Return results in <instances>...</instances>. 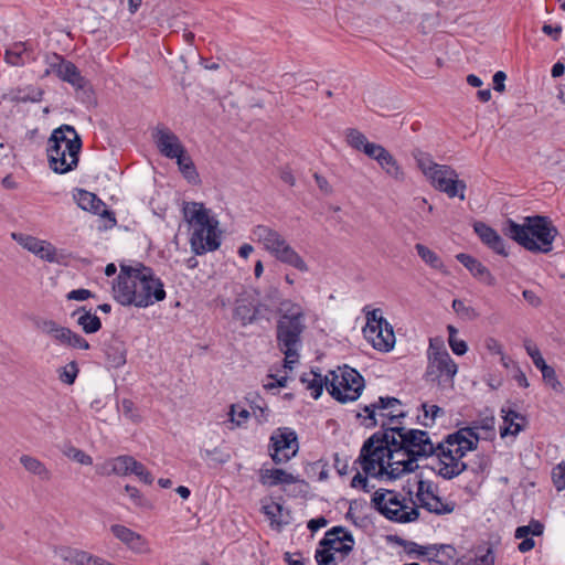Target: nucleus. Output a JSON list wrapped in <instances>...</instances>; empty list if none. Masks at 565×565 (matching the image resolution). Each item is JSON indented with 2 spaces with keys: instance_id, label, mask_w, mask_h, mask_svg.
Listing matches in <instances>:
<instances>
[{
  "instance_id": "obj_51",
  "label": "nucleus",
  "mask_w": 565,
  "mask_h": 565,
  "mask_svg": "<svg viewBox=\"0 0 565 565\" xmlns=\"http://www.w3.org/2000/svg\"><path fill=\"white\" fill-rule=\"evenodd\" d=\"M334 554L329 547H322L316 551L315 558L318 565H338L339 562Z\"/></svg>"
},
{
  "instance_id": "obj_5",
  "label": "nucleus",
  "mask_w": 565,
  "mask_h": 565,
  "mask_svg": "<svg viewBox=\"0 0 565 565\" xmlns=\"http://www.w3.org/2000/svg\"><path fill=\"white\" fill-rule=\"evenodd\" d=\"M382 431L374 433L367 438L361 450L356 462L366 476L390 478V471L397 467L394 463L397 459L394 447L391 445V434L385 423L381 424Z\"/></svg>"
},
{
  "instance_id": "obj_35",
  "label": "nucleus",
  "mask_w": 565,
  "mask_h": 565,
  "mask_svg": "<svg viewBox=\"0 0 565 565\" xmlns=\"http://www.w3.org/2000/svg\"><path fill=\"white\" fill-rule=\"evenodd\" d=\"M420 507L426 509L430 513L444 515L454 512L456 504L451 501H444L440 497L435 494L434 497H430L428 500L423 501V503H420Z\"/></svg>"
},
{
  "instance_id": "obj_44",
  "label": "nucleus",
  "mask_w": 565,
  "mask_h": 565,
  "mask_svg": "<svg viewBox=\"0 0 565 565\" xmlns=\"http://www.w3.org/2000/svg\"><path fill=\"white\" fill-rule=\"evenodd\" d=\"M78 373L79 369L75 361L70 362L57 370L58 380L67 385L74 384Z\"/></svg>"
},
{
  "instance_id": "obj_24",
  "label": "nucleus",
  "mask_w": 565,
  "mask_h": 565,
  "mask_svg": "<svg viewBox=\"0 0 565 565\" xmlns=\"http://www.w3.org/2000/svg\"><path fill=\"white\" fill-rule=\"evenodd\" d=\"M259 481L263 486L275 487L278 484L296 483L298 478L284 469L273 468L260 470Z\"/></svg>"
},
{
  "instance_id": "obj_54",
  "label": "nucleus",
  "mask_w": 565,
  "mask_h": 565,
  "mask_svg": "<svg viewBox=\"0 0 565 565\" xmlns=\"http://www.w3.org/2000/svg\"><path fill=\"white\" fill-rule=\"evenodd\" d=\"M494 564V555L491 548H488L487 552L480 556L469 559H460L457 565H493Z\"/></svg>"
},
{
  "instance_id": "obj_43",
  "label": "nucleus",
  "mask_w": 565,
  "mask_h": 565,
  "mask_svg": "<svg viewBox=\"0 0 565 565\" xmlns=\"http://www.w3.org/2000/svg\"><path fill=\"white\" fill-rule=\"evenodd\" d=\"M423 417L418 416L419 424L425 427H430L434 425L436 417L439 414H444L441 407L437 405H428L427 403L422 404Z\"/></svg>"
},
{
  "instance_id": "obj_25",
  "label": "nucleus",
  "mask_w": 565,
  "mask_h": 565,
  "mask_svg": "<svg viewBox=\"0 0 565 565\" xmlns=\"http://www.w3.org/2000/svg\"><path fill=\"white\" fill-rule=\"evenodd\" d=\"M258 315V308L253 300L239 297L235 301L234 318L239 320L242 326L253 323Z\"/></svg>"
},
{
  "instance_id": "obj_58",
  "label": "nucleus",
  "mask_w": 565,
  "mask_h": 565,
  "mask_svg": "<svg viewBox=\"0 0 565 565\" xmlns=\"http://www.w3.org/2000/svg\"><path fill=\"white\" fill-rule=\"evenodd\" d=\"M228 415L232 423H234L236 426H241L249 417V412L245 408L238 409L237 405L233 404L230 407Z\"/></svg>"
},
{
  "instance_id": "obj_26",
  "label": "nucleus",
  "mask_w": 565,
  "mask_h": 565,
  "mask_svg": "<svg viewBox=\"0 0 565 565\" xmlns=\"http://www.w3.org/2000/svg\"><path fill=\"white\" fill-rule=\"evenodd\" d=\"M126 345L118 338H113L105 344V355L110 367L118 369L126 363Z\"/></svg>"
},
{
  "instance_id": "obj_19",
  "label": "nucleus",
  "mask_w": 565,
  "mask_h": 565,
  "mask_svg": "<svg viewBox=\"0 0 565 565\" xmlns=\"http://www.w3.org/2000/svg\"><path fill=\"white\" fill-rule=\"evenodd\" d=\"M321 547H329L334 553L341 554V559L348 556L354 547V539L350 531L343 526H333L326 532L320 541Z\"/></svg>"
},
{
  "instance_id": "obj_11",
  "label": "nucleus",
  "mask_w": 565,
  "mask_h": 565,
  "mask_svg": "<svg viewBox=\"0 0 565 565\" xmlns=\"http://www.w3.org/2000/svg\"><path fill=\"white\" fill-rule=\"evenodd\" d=\"M428 364L425 372L426 381L430 382H452L458 372V366L451 359L443 343H436L434 339L429 340L427 351Z\"/></svg>"
},
{
  "instance_id": "obj_16",
  "label": "nucleus",
  "mask_w": 565,
  "mask_h": 565,
  "mask_svg": "<svg viewBox=\"0 0 565 565\" xmlns=\"http://www.w3.org/2000/svg\"><path fill=\"white\" fill-rule=\"evenodd\" d=\"M62 145L68 150V154L73 156L74 166H78L82 139L73 126L62 125L54 129L47 140L46 152H54L57 156Z\"/></svg>"
},
{
  "instance_id": "obj_10",
  "label": "nucleus",
  "mask_w": 565,
  "mask_h": 565,
  "mask_svg": "<svg viewBox=\"0 0 565 565\" xmlns=\"http://www.w3.org/2000/svg\"><path fill=\"white\" fill-rule=\"evenodd\" d=\"M366 317V324L363 328L364 338L372 347L381 352H388L394 348L395 334L393 327L382 316V310L376 308L372 310L363 309Z\"/></svg>"
},
{
  "instance_id": "obj_63",
  "label": "nucleus",
  "mask_w": 565,
  "mask_h": 565,
  "mask_svg": "<svg viewBox=\"0 0 565 565\" xmlns=\"http://www.w3.org/2000/svg\"><path fill=\"white\" fill-rule=\"evenodd\" d=\"M120 409H121V413L130 420H132L135 423L140 420V416L137 413L135 403L132 401L127 399V398L122 399Z\"/></svg>"
},
{
  "instance_id": "obj_8",
  "label": "nucleus",
  "mask_w": 565,
  "mask_h": 565,
  "mask_svg": "<svg viewBox=\"0 0 565 565\" xmlns=\"http://www.w3.org/2000/svg\"><path fill=\"white\" fill-rule=\"evenodd\" d=\"M407 505L404 498L394 490L379 489L372 497V504L386 519L397 523L414 522L419 518L418 508L413 500Z\"/></svg>"
},
{
  "instance_id": "obj_41",
  "label": "nucleus",
  "mask_w": 565,
  "mask_h": 565,
  "mask_svg": "<svg viewBox=\"0 0 565 565\" xmlns=\"http://www.w3.org/2000/svg\"><path fill=\"white\" fill-rule=\"evenodd\" d=\"M43 92L40 88L35 87H26L18 89L12 99L18 103H26V102H40L42 99Z\"/></svg>"
},
{
  "instance_id": "obj_52",
  "label": "nucleus",
  "mask_w": 565,
  "mask_h": 565,
  "mask_svg": "<svg viewBox=\"0 0 565 565\" xmlns=\"http://www.w3.org/2000/svg\"><path fill=\"white\" fill-rule=\"evenodd\" d=\"M263 513L270 520L271 526H281V522L278 521V515L280 514L282 507L276 502H271L270 504H265L262 508Z\"/></svg>"
},
{
  "instance_id": "obj_15",
  "label": "nucleus",
  "mask_w": 565,
  "mask_h": 565,
  "mask_svg": "<svg viewBox=\"0 0 565 565\" xmlns=\"http://www.w3.org/2000/svg\"><path fill=\"white\" fill-rule=\"evenodd\" d=\"M298 449V437L294 429L279 427L273 431L268 450L276 465L289 461L297 455Z\"/></svg>"
},
{
  "instance_id": "obj_33",
  "label": "nucleus",
  "mask_w": 565,
  "mask_h": 565,
  "mask_svg": "<svg viewBox=\"0 0 565 565\" xmlns=\"http://www.w3.org/2000/svg\"><path fill=\"white\" fill-rule=\"evenodd\" d=\"M300 381L306 385V388L311 392V396L315 399H318L321 396L323 386H326V376L322 377L320 373L310 371L308 373H303Z\"/></svg>"
},
{
  "instance_id": "obj_9",
  "label": "nucleus",
  "mask_w": 565,
  "mask_h": 565,
  "mask_svg": "<svg viewBox=\"0 0 565 565\" xmlns=\"http://www.w3.org/2000/svg\"><path fill=\"white\" fill-rule=\"evenodd\" d=\"M340 375L335 371H331L329 375H326L328 393L340 403L356 401L364 388L363 376L348 365L340 369Z\"/></svg>"
},
{
  "instance_id": "obj_13",
  "label": "nucleus",
  "mask_w": 565,
  "mask_h": 565,
  "mask_svg": "<svg viewBox=\"0 0 565 565\" xmlns=\"http://www.w3.org/2000/svg\"><path fill=\"white\" fill-rule=\"evenodd\" d=\"M49 68L46 74L54 73L63 82L71 84L77 93L82 94L84 102H90L93 90L89 82L82 76L77 66L71 61H66L62 55L52 54L47 57Z\"/></svg>"
},
{
  "instance_id": "obj_59",
  "label": "nucleus",
  "mask_w": 565,
  "mask_h": 565,
  "mask_svg": "<svg viewBox=\"0 0 565 565\" xmlns=\"http://www.w3.org/2000/svg\"><path fill=\"white\" fill-rule=\"evenodd\" d=\"M131 473L136 475L141 481L146 484H151L153 482L152 475L147 470V468L136 459L132 463Z\"/></svg>"
},
{
  "instance_id": "obj_56",
  "label": "nucleus",
  "mask_w": 565,
  "mask_h": 565,
  "mask_svg": "<svg viewBox=\"0 0 565 565\" xmlns=\"http://www.w3.org/2000/svg\"><path fill=\"white\" fill-rule=\"evenodd\" d=\"M552 480L557 491L565 489V461L559 462L553 468Z\"/></svg>"
},
{
  "instance_id": "obj_46",
  "label": "nucleus",
  "mask_w": 565,
  "mask_h": 565,
  "mask_svg": "<svg viewBox=\"0 0 565 565\" xmlns=\"http://www.w3.org/2000/svg\"><path fill=\"white\" fill-rule=\"evenodd\" d=\"M447 331H448V343H449L451 351L457 355H463L467 352L468 347L463 340H460L457 338L458 330L454 326L449 324L447 327Z\"/></svg>"
},
{
  "instance_id": "obj_1",
  "label": "nucleus",
  "mask_w": 565,
  "mask_h": 565,
  "mask_svg": "<svg viewBox=\"0 0 565 565\" xmlns=\"http://www.w3.org/2000/svg\"><path fill=\"white\" fill-rule=\"evenodd\" d=\"M114 298L122 306L147 308L166 299L163 282L152 268L138 263L136 266L121 265L113 285Z\"/></svg>"
},
{
  "instance_id": "obj_28",
  "label": "nucleus",
  "mask_w": 565,
  "mask_h": 565,
  "mask_svg": "<svg viewBox=\"0 0 565 565\" xmlns=\"http://www.w3.org/2000/svg\"><path fill=\"white\" fill-rule=\"evenodd\" d=\"M503 414V427L500 428V435L504 438L508 435L516 436L520 431L523 430V424L525 422V417L520 413L512 409H501Z\"/></svg>"
},
{
  "instance_id": "obj_29",
  "label": "nucleus",
  "mask_w": 565,
  "mask_h": 565,
  "mask_svg": "<svg viewBox=\"0 0 565 565\" xmlns=\"http://www.w3.org/2000/svg\"><path fill=\"white\" fill-rule=\"evenodd\" d=\"M77 324L83 329V331L87 334L96 333L102 329L100 319L87 310L86 307H79L77 310L73 312V317L77 316Z\"/></svg>"
},
{
  "instance_id": "obj_20",
  "label": "nucleus",
  "mask_w": 565,
  "mask_h": 565,
  "mask_svg": "<svg viewBox=\"0 0 565 565\" xmlns=\"http://www.w3.org/2000/svg\"><path fill=\"white\" fill-rule=\"evenodd\" d=\"M473 228L481 242L491 248L494 253L502 256L508 255L504 241L495 230L483 222H476Z\"/></svg>"
},
{
  "instance_id": "obj_55",
  "label": "nucleus",
  "mask_w": 565,
  "mask_h": 565,
  "mask_svg": "<svg viewBox=\"0 0 565 565\" xmlns=\"http://www.w3.org/2000/svg\"><path fill=\"white\" fill-rule=\"evenodd\" d=\"M543 381L546 385H548L556 393H565V386L561 383L556 376V372L553 367L547 369L545 373L542 374Z\"/></svg>"
},
{
  "instance_id": "obj_39",
  "label": "nucleus",
  "mask_w": 565,
  "mask_h": 565,
  "mask_svg": "<svg viewBox=\"0 0 565 565\" xmlns=\"http://www.w3.org/2000/svg\"><path fill=\"white\" fill-rule=\"evenodd\" d=\"M415 249H416L418 256L422 258V260L425 264H427L428 266H430L433 269H436V270L445 269V265H444L441 258L434 250H431L427 246L419 244V243L415 245Z\"/></svg>"
},
{
  "instance_id": "obj_47",
  "label": "nucleus",
  "mask_w": 565,
  "mask_h": 565,
  "mask_svg": "<svg viewBox=\"0 0 565 565\" xmlns=\"http://www.w3.org/2000/svg\"><path fill=\"white\" fill-rule=\"evenodd\" d=\"M345 140L351 148L358 151L369 141L365 135L355 128H348L345 130Z\"/></svg>"
},
{
  "instance_id": "obj_42",
  "label": "nucleus",
  "mask_w": 565,
  "mask_h": 565,
  "mask_svg": "<svg viewBox=\"0 0 565 565\" xmlns=\"http://www.w3.org/2000/svg\"><path fill=\"white\" fill-rule=\"evenodd\" d=\"M544 532V525L532 519L527 525L518 526L514 533L515 539H522L529 535L540 536Z\"/></svg>"
},
{
  "instance_id": "obj_50",
  "label": "nucleus",
  "mask_w": 565,
  "mask_h": 565,
  "mask_svg": "<svg viewBox=\"0 0 565 565\" xmlns=\"http://www.w3.org/2000/svg\"><path fill=\"white\" fill-rule=\"evenodd\" d=\"M473 424H477L478 429L487 433V436H480V438H482L483 440H492L494 438L495 431L493 416H487L484 418L473 422Z\"/></svg>"
},
{
  "instance_id": "obj_6",
  "label": "nucleus",
  "mask_w": 565,
  "mask_h": 565,
  "mask_svg": "<svg viewBox=\"0 0 565 565\" xmlns=\"http://www.w3.org/2000/svg\"><path fill=\"white\" fill-rule=\"evenodd\" d=\"M183 215L193 228L190 244L195 255H203L220 247L218 221L210 216L203 203L190 202L183 206Z\"/></svg>"
},
{
  "instance_id": "obj_61",
  "label": "nucleus",
  "mask_w": 565,
  "mask_h": 565,
  "mask_svg": "<svg viewBox=\"0 0 565 565\" xmlns=\"http://www.w3.org/2000/svg\"><path fill=\"white\" fill-rule=\"evenodd\" d=\"M67 457L75 460L78 463L89 466L93 463V459L89 455H87L85 451L71 447L68 451L66 452Z\"/></svg>"
},
{
  "instance_id": "obj_49",
  "label": "nucleus",
  "mask_w": 565,
  "mask_h": 565,
  "mask_svg": "<svg viewBox=\"0 0 565 565\" xmlns=\"http://www.w3.org/2000/svg\"><path fill=\"white\" fill-rule=\"evenodd\" d=\"M12 237L25 249L33 253L35 255L36 249L39 248L42 241L25 234H12Z\"/></svg>"
},
{
  "instance_id": "obj_18",
  "label": "nucleus",
  "mask_w": 565,
  "mask_h": 565,
  "mask_svg": "<svg viewBox=\"0 0 565 565\" xmlns=\"http://www.w3.org/2000/svg\"><path fill=\"white\" fill-rule=\"evenodd\" d=\"M152 138L159 152L168 159H175L186 150L179 137L167 127H156Z\"/></svg>"
},
{
  "instance_id": "obj_60",
  "label": "nucleus",
  "mask_w": 565,
  "mask_h": 565,
  "mask_svg": "<svg viewBox=\"0 0 565 565\" xmlns=\"http://www.w3.org/2000/svg\"><path fill=\"white\" fill-rule=\"evenodd\" d=\"M67 340H68V342H67L66 347H70V348L79 349V350H88L90 348L88 341L81 334L74 332L73 330H71Z\"/></svg>"
},
{
  "instance_id": "obj_23",
  "label": "nucleus",
  "mask_w": 565,
  "mask_h": 565,
  "mask_svg": "<svg viewBox=\"0 0 565 565\" xmlns=\"http://www.w3.org/2000/svg\"><path fill=\"white\" fill-rule=\"evenodd\" d=\"M458 262L462 264L473 277L479 280L487 282L488 285L493 284V277L486 266H483L477 258L471 255L460 253L456 256Z\"/></svg>"
},
{
  "instance_id": "obj_27",
  "label": "nucleus",
  "mask_w": 565,
  "mask_h": 565,
  "mask_svg": "<svg viewBox=\"0 0 565 565\" xmlns=\"http://www.w3.org/2000/svg\"><path fill=\"white\" fill-rule=\"evenodd\" d=\"M47 158L50 168L55 173L65 174L77 168L73 163V156L68 154V150L64 148V145L60 148L57 156L54 152H47Z\"/></svg>"
},
{
  "instance_id": "obj_57",
  "label": "nucleus",
  "mask_w": 565,
  "mask_h": 565,
  "mask_svg": "<svg viewBox=\"0 0 565 565\" xmlns=\"http://www.w3.org/2000/svg\"><path fill=\"white\" fill-rule=\"evenodd\" d=\"M35 255L52 263L56 259V248L51 243L42 241V244H40Z\"/></svg>"
},
{
  "instance_id": "obj_3",
  "label": "nucleus",
  "mask_w": 565,
  "mask_h": 565,
  "mask_svg": "<svg viewBox=\"0 0 565 565\" xmlns=\"http://www.w3.org/2000/svg\"><path fill=\"white\" fill-rule=\"evenodd\" d=\"M277 316V348L285 355L284 366L291 370L299 359L302 347V333L306 330L305 310L299 303L285 300L280 303Z\"/></svg>"
},
{
  "instance_id": "obj_32",
  "label": "nucleus",
  "mask_w": 565,
  "mask_h": 565,
  "mask_svg": "<svg viewBox=\"0 0 565 565\" xmlns=\"http://www.w3.org/2000/svg\"><path fill=\"white\" fill-rule=\"evenodd\" d=\"M20 462L26 471L38 476L41 480L47 481L51 479L52 475L50 470L38 458L29 455H22L20 457Z\"/></svg>"
},
{
  "instance_id": "obj_2",
  "label": "nucleus",
  "mask_w": 565,
  "mask_h": 565,
  "mask_svg": "<svg viewBox=\"0 0 565 565\" xmlns=\"http://www.w3.org/2000/svg\"><path fill=\"white\" fill-rule=\"evenodd\" d=\"M387 429L396 455H403V459L394 462L397 467L390 471L391 480L399 478L403 473L415 471L419 459L436 455L437 445L433 444L426 430L403 426L387 427Z\"/></svg>"
},
{
  "instance_id": "obj_7",
  "label": "nucleus",
  "mask_w": 565,
  "mask_h": 565,
  "mask_svg": "<svg viewBox=\"0 0 565 565\" xmlns=\"http://www.w3.org/2000/svg\"><path fill=\"white\" fill-rule=\"evenodd\" d=\"M252 239L263 245L264 249L278 262L291 266L299 271H308V265L295 248L276 230L267 225H256L252 230Z\"/></svg>"
},
{
  "instance_id": "obj_31",
  "label": "nucleus",
  "mask_w": 565,
  "mask_h": 565,
  "mask_svg": "<svg viewBox=\"0 0 565 565\" xmlns=\"http://www.w3.org/2000/svg\"><path fill=\"white\" fill-rule=\"evenodd\" d=\"M379 166L385 171L391 178L402 181L404 179V172L396 159L386 149L376 159Z\"/></svg>"
},
{
  "instance_id": "obj_17",
  "label": "nucleus",
  "mask_w": 565,
  "mask_h": 565,
  "mask_svg": "<svg viewBox=\"0 0 565 565\" xmlns=\"http://www.w3.org/2000/svg\"><path fill=\"white\" fill-rule=\"evenodd\" d=\"M401 405L402 402L396 397L381 396L376 402L363 407V412L365 413V416L363 417V424L367 428L377 426V412H380V416L387 417L392 423L396 419L404 418L406 413L398 408Z\"/></svg>"
},
{
  "instance_id": "obj_4",
  "label": "nucleus",
  "mask_w": 565,
  "mask_h": 565,
  "mask_svg": "<svg viewBox=\"0 0 565 565\" xmlns=\"http://www.w3.org/2000/svg\"><path fill=\"white\" fill-rule=\"evenodd\" d=\"M503 232L526 250L543 254L553 249V242L558 234L551 218L543 215L526 216L522 224L509 218Z\"/></svg>"
},
{
  "instance_id": "obj_62",
  "label": "nucleus",
  "mask_w": 565,
  "mask_h": 565,
  "mask_svg": "<svg viewBox=\"0 0 565 565\" xmlns=\"http://www.w3.org/2000/svg\"><path fill=\"white\" fill-rule=\"evenodd\" d=\"M452 309L456 311V313L469 319H475L478 316L472 307L466 306L465 302L460 299H455L452 301Z\"/></svg>"
},
{
  "instance_id": "obj_22",
  "label": "nucleus",
  "mask_w": 565,
  "mask_h": 565,
  "mask_svg": "<svg viewBox=\"0 0 565 565\" xmlns=\"http://www.w3.org/2000/svg\"><path fill=\"white\" fill-rule=\"evenodd\" d=\"M74 199L77 205L84 211L102 216L108 214L105 203L96 194L89 191L79 189L76 194H74Z\"/></svg>"
},
{
  "instance_id": "obj_36",
  "label": "nucleus",
  "mask_w": 565,
  "mask_h": 565,
  "mask_svg": "<svg viewBox=\"0 0 565 565\" xmlns=\"http://www.w3.org/2000/svg\"><path fill=\"white\" fill-rule=\"evenodd\" d=\"M61 557L64 561L70 563H74L76 565H95V561H97V556H93L87 552L76 550V548H65L61 551Z\"/></svg>"
},
{
  "instance_id": "obj_34",
  "label": "nucleus",
  "mask_w": 565,
  "mask_h": 565,
  "mask_svg": "<svg viewBox=\"0 0 565 565\" xmlns=\"http://www.w3.org/2000/svg\"><path fill=\"white\" fill-rule=\"evenodd\" d=\"M30 58V53L26 49V44L23 42L14 43L11 47L6 51L4 60L12 66L24 65Z\"/></svg>"
},
{
  "instance_id": "obj_14",
  "label": "nucleus",
  "mask_w": 565,
  "mask_h": 565,
  "mask_svg": "<svg viewBox=\"0 0 565 565\" xmlns=\"http://www.w3.org/2000/svg\"><path fill=\"white\" fill-rule=\"evenodd\" d=\"M426 177L436 190L446 193L451 199L465 200L467 184L463 180L458 179V173L451 167L433 166L426 170Z\"/></svg>"
},
{
  "instance_id": "obj_48",
  "label": "nucleus",
  "mask_w": 565,
  "mask_h": 565,
  "mask_svg": "<svg viewBox=\"0 0 565 565\" xmlns=\"http://www.w3.org/2000/svg\"><path fill=\"white\" fill-rule=\"evenodd\" d=\"M436 486L428 480H419L417 482V500L419 501V504L423 503V501L428 500L430 497H434L436 494Z\"/></svg>"
},
{
  "instance_id": "obj_30",
  "label": "nucleus",
  "mask_w": 565,
  "mask_h": 565,
  "mask_svg": "<svg viewBox=\"0 0 565 565\" xmlns=\"http://www.w3.org/2000/svg\"><path fill=\"white\" fill-rule=\"evenodd\" d=\"M41 331L50 335L58 344L66 345L68 342L70 328L62 327L53 320H44L39 324Z\"/></svg>"
},
{
  "instance_id": "obj_53",
  "label": "nucleus",
  "mask_w": 565,
  "mask_h": 565,
  "mask_svg": "<svg viewBox=\"0 0 565 565\" xmlns=\"http://www.w3.org/2000/svg\"><path fill=\"white\" fill-rule=\"evenodd\" d=\"M456 554L457 551L454 546L441 544L436 545V550H433L431 552V557L434 561L436 557L441 556V559L439 562L445 563L448 561H452L456 557Z\"/></svg>"
},
{
  "instance_id": "obj_64",
  "label": "nucleus",
  "mask_w": 565,
  "mask_h": 565,
  "mask_svg": "<svg viewBox=\"0 0 565 565\" xmlns=\"http://www.w3.org/2000/svg\"><path fill=\"white\" fill-rule=\"evenodd\" d=\"M384 150L385 148L383 146L367 141L360 151L376 161V159L383 153Z\"/></svg>"
},
{
  "instance_id": "obj_38",
  "label": "nucleus",
  "mask_w": 565,
  "mask_h": 565,
  "mask_svg": "<svg viewBox=\"0 0 565 565\" xmlns=\"http://www.w3.org/2000/svg\"><path fill=\"white\" fill-rule=\"evenodd\" d=\"M396 542L404 547L407 555L416 557L427 556L428 561H433L431 552L436 550V545L422 546L415 542L406 541L397 536Z\"/></svg>"
},
{
  "instance_id": "obj_12",
  "label": "nucleus",
  "mask_w": 565,
  "mask_h": 565,
  "mask_svg": "<svg viewBox=\"0 0 565 565\" xmlns=\"http://www.w3.org/2000/svg\"><path fill=\"white\" fill-rule=\"evenodd\" d=\"M467 452L461 445H447L445 438L437 444V462L431 469L445 480H451L468 469V465L461 460Z\"/></svg>"
},
{
  "instance_id": "obj_40",
  "label": "nucleus",
  "mask_w": 565,
  "mask_h": 565,
  "mask_svg": "<svg viewBox=\"0 0 565 565\" xmlns=\"http://www.w3.org/2000/svg\"><path fill=\"white\" fill-rule=\"evenodd\" d=\"M135 458L128 455L118 456L110 460L109 472L117 476L131 475L132 463Z\"/></svg>"
},
{
  "instance_id": "obj_37",
  "label": "nucleus",
  "mask_w": 565,
  "mask_h": 565,
  "mask_svg": "<svg viewBox=\"0 0 565 565\" xmlns=\"http://www.w3.org/2000/svg\"><path fill=\"white\" fill-rule=\"evenodd\" d=\"M177 164L179 167L180 172L182 175L190 182V183H198L199 182V173L196 171V168L194 166V162L192 161L191 157L185 151L182 153V156L177 157Z\"/></svg>"
},
{
  "instance_id": "obj_21",
  "label": "nucleus",
  "mask_w": 565,
  "mask_h": 565,
  "mask_svg": "<svg viewBox=\"0 0 565 565\" xmlns=\"http://www.w3.org/2000/svg\"><path fill=\"white\" fill-rule=\"evenodd\" d=\"M111 533L130 550L142 553L147 550L146 540L137 532L127 526L115 524L110 527Z\"/></svg>"
},
{
  "instance_id": "obj_45",
  "label": "nucleus",
  "mask_w": 565,
  "mask_h": 565,
  "mask_svg": "<svg viewBox=\"0 0 565 565\" xmlns=\"http://www.w3.org/2000/svg\"><path fill=\"white\" fill-rule=\"evenodd\" d=\"M446 444L449 446L461 445L468 451L476 450L478 447V441H476L471 438H468L466 435H462L458 431L449 434L446 437Z\"/></svg>"
}]
</instances>
